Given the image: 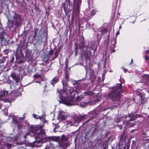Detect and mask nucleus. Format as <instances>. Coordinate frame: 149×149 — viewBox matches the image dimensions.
<instances>
[{"mask_svg":"<svg viewBox=\"0 0 149 149\" xmlns=\"http://www.w3.org/2000/svg\"><path fill=\"white\" fill-rule=\"evenodd\" d=\"M91 14L92 15H93L95 14V12L94 10H92L91 12Z\"/></svg>","mask_w":149,"mask_h":149,"instance_id":"nucleus-24","label":"nucleus"},{"mask_svg":"<svg viewBox=\"0 0 149 149\" xmlns=\"http://www.w3.org/2000/svg\"><path fill=\"white\" fill-rule=\"evenodd\" d=\"M123 91L121 84H117L116 86L112 88L111 91L109 92L107 95L113 101L118 100L120 97V93Z\"/></svg>","mask_w":149,"mask_h":149,"instance_id":"nucleus-3","label":"nucleus"},{"mask_svg":"<svg viewBox=\"0 0 149 149\" xmlns=\"http://www.w3.org/2000/svg\"><path fill=\"white\" fill-rule=\"evenodd\" d=\"M36 82L40 83V82H38V81H36Z\"/></svg>","mask_w":149,"mask_h":149,"instance_id":"nucleus-45","label":"nucleus"},{"mask_svg":"<svg viewBox=\"0 0 149 149\" xmlns=\"http://www.w3.org/2000/svg\"><path fill=\"white\" fill-rule=\"evenodd\" d=\"M69 75L68 73H66L64 79L62 81V83L63 86H66L67 82L69 81Z\"/></svg>","mask_w":149,"mask_h":149,"instance_id":"nucleus-7","label":"nucleus"},{"mask_svg":"<svg viewBox=\"0 0 149 149\" xmlns=\"http://www.w3.org/2000/svg\"><path fill=\"white\" fill-rule=\"evenodd\" d=\"M113 41L114 42V43L113 44V45L112 47L113 48H115V45L117 43L116 38H115L113 40Z\"/></svg>","mask_w":149,"mask_h":149,"instance_id":"nucleus-20","label":"nucleus"},{"mask_svg":"<svg viewBox=\"0 0 149 149\" xmlns=\"http://www.w3.org/2000/svg\"><path fill=\"white\" fill-rule=\"evenodd\" d=\"M79 48L80 49H81L82 50V52L83 51H84V49H86V46L83 43H81L80 44V45L79 46Z\"/></svg>","mask_w":149,"mask_h":149,"instance_id":"nucleus-16","label":"nucleus"},{"mask_svg":"<svg viewBox=\"0 0 149 149\" xmlns=\"http://www.w3.org/2000/svg\"><path fill=\"white\" fill-rule=\"evenodd\" d=\"M37 31L36 30L35 31V33H34V36H35L36 35V34H37Z\"/></svg>","mask_w":149,"mask_h":149,"instance_id":"nucleus-37","label":"nucleus"},{"mask_svg":"<svg viewBox=\"0 0 149 149\" xmlns=\"http://www.w3.org/2000/svg\"><path fill=\"white\" fill-rule=\"evenodd\" d=\"M119 80L121 81V79H120Z\"/></svg>","mask_w":149,"mask_h":149,"instance_id":"nucleus-47","label":"nucleus"},{"mask_svg":"<svg viewBox=\"0 0 149 149\" xmlns=\"http://www.w3.org/2000/svg\"><path fill=\"white\" fill-rule=\"evenodd\" d=\"M82 54L85 56L86 59L90 60L92 57V54L91 52L89 50H87V49L86 50H85L84 51L82 52Z\"/></svg>","mask_w":149,"mask_h":149,"instance_id":"nucleus-6","label":"nucleus"},{"mask_svg":"<svg viewBox=\"0 0 149 149\" xmlns=\"http://www.w3.org/2000/svg\"><path fill=\"white\" fill-rule=\"evenodd\" d=\"M77 10H78V11H79V8L78 7H77Z\"/></svg>","mask_w":149,"mask_h":149,"instance_id":"nucleus-43","label":"nucleus"},{"mask_svg":"<svg viewBox=\"0 0 149 149\" xmlns=\"http://www.w3.org/2000/svg\"><path fill=\"white\" fill-rule=\"evenodd\" d=\"M123 69L124 70V71L125 72H126L127 70V69L125 68H123Z\"/></svg>","mask_w":149,"mask_h":149,"instance_id":"nucleus-33","label":"nucleus"},{"mask_svg":"<svg viewBox=\"0 0 149 149\" xmlns=\"http://www.w3.org/2000/svg\"><path fill=\"white\" fill-rule=\"evenodd\" d=\"M30 134L29 133H26V134H25V135L24 136V138H25V139H26V136H28L29 135H30Z\"/></svg>","mask_w":149,"mask_h":149,"instance_id":"nucleus-30","label":"nucleus"},{"mask_svg":"<svg viewBox=\"0 0 149 149\" xmlns=\"http://www.w3.org/2000/svg\"><path fill=\"white\" fill-rule=\"evenodd\" d=\"M59 114L58 116V118L61 120L65 119L67 118L66 114L62 111H59Z\"/></svg>","mask_w":149,"mask_h":149,"instance_id":"nucleus-8","label":"nucleus"},{"mask_svg":"<svg viewBox=\"0 0 149 149\" xmlns=\"http://www.w3.org/2000/svg\"><path fill=\"white\" fill-rule=\"evenodd\" d=\"M134 131V130H132L131 131V132H133Z\"/></svg>","mask_w":149,"mask_h":149,"instance_id":"nucleus-44","label":"nucleus"},{"mask_svg":"<svg viewBox=\"0 0 149 149\" xmlns=\"http://www.w3.org/2000/svg\"><path fill=\"white\" fill-rule=\"evenodd\" d=\"M129 121H127L126 122V125H128V126L129 127H132L135 124L134 123H130Z\"/></svg>","mask_w":149,"mask_h":149,"instance_id":"nucleus-15","label":"nucleus"},{"mask_svg":"<svg viewBox=\"0 0 149 149\" xmlns=\"http://www.w3.org/2000/svg\"><path fill=\"white\" fill-rule=\"evenodd\" d=\"M115 52V50H113V51H112V52Z\"/></svg>","mask_w":149,"mask_h":149,"instance_id":"nucleus-46","label":"nucleus"},{"mask_svg":"<svg viewBox=\"0 0 149 149\" xmlns=\"http://www.w3.org/2000/svg\"><path fill=\"white\" fill-rule=\"evenodd\" d=\"M60 100H58L59 103L64 104L68 106L72 105H78L79 104V102L81 99L83 98L82 95L78 96L76 97L74 100L70 97L68 95L66 96H64L66 94V92L65 91H62L59 92Z\"/></svg>","mask_w":149,"mask_h":149,"instance_id":"nucleus-1","label":"nucleus"},{"mask_svg":"<svg viewBox=\"0 0 149 149\" xmlns=\"http://www.w3.org/2000/svg\"><path fill=\"white\" fill-rule=\"evenodd\" d=\"M146 52L148 53L149 54V50H146Z\"/></svg>","mask_w":149,"mask_h":149,"instance_id":"nucleus-40","label":"nucleus"},{"mask_svg":"<svg viewBox=\"0 0 149 149\" xmlns=\"http://www.w3.org/2000/svg\"><path fill=\"white\" fill-rule=\"evenodd\" d=\"M11 76L14 79H15L16 75L15 74H11Z\"/></svg>","mask_w":149,"mask_h":149,"instance_id":"nucleus-25","label":"nucleus"},{"mask_svg":"<svg viewBox=\"0 0 149 149\" xmlns=\"http://www.w3.org/2000/svg\"><path fill=\"white\" fill-rule=\"evenodd\" d=\"M120 129H122V128H120Z\"/></svg>","mask_w":149,"mask_h":149,"instance_id":"nucleus-53","label":"nucleus"},{"mask_svg":"<svg viewBox=\"0 0 149 149\" xmlns=\"http://www.w3.org/2000/svg\"><path fill=\"white\" fill-rule=\"evenodd\" d=\"M129 147V146H127V148H128Z\"/></svg>","mask_w":149,"mask_h":149,"instance_id":"nucleus-48","label":"nucleus"},{"mask_svg":"<svg viewBox=\"0 0 149 149\" xmlns=\"http://www.w3.org/2000/svg\"><path fill=\"white\" fill-rule=\"evenodd\" d=\"M43 127V126L42 125H31L28 127V130L32 133L35 139H42L45 137L44 130L42 129Z\"/></svg>","mask_w":149,"mask_h":149,"instance_id":"nucleus-2","label":"nucleus"},{"mask_svg":"<svg viewBox=\"0 0 149 149\" xmlns=\"http://www.w3.org/2000/svg\"><path fill=\"white\" fill-rule=\"evenodd\" d=\"M144 144L145 145L147 146H149V139H146L145 140V142H144Z\"/></svg>","mask_w":149,"mask_h":149,"instance_id":"nucleus-19","label":"nucleus"},{"mask_svg":"<svg viewBox=\"0 0 149 149\" xmlns=\"http://www.w3.org/2000/svg\"><path fill=\"white\" fill-rule=\"evenodd\" d=\"M6 146L8 147V148H9L12 146V144L10 143H7L6 144Z\"/></svg>","mask_w":149,"mask_h":149,"instance_id":"nucleus-23","label":"nucleus"},{"mask_svg":"<svg viewBox=\"0 0 149 149\" xmlns=\"http://www.w3.org/2000/svg\"><path fill=\"white\" fill-rule=\"evenodd\" d=\"M77 52H78L77 49L76 48V49H75V55H76L77 54Z\"/></svg>","mask_w":149,"mask_h":149,"instance_id":"nucleus-31","label":"nucleus"},{"mask_svg":"<svg viewBox=\"0 0 149 149\" xmlns=\"http://www.w3.org/2000/svg\"><path fill=\"white\" fill-rule=\"evenodd\" d=\"M23 119H24V118H22V117H21V118H20L19 119H22V120H23Z\"/></svg>","mask_w":149,"mask_h":149,"instance_id":"nucleus-41","label":"nucleus"},{"mask_svg":"<svg viewBox=\"0 0 149 149\" xmlns=\"http://www.w3.org/2000/svg\"><path fill=\"white\" fill-rule=\"evenodd\" d=\"M13 23H14L12 21H10V18H9L8 19L7 24L8 27L10 28L12 26Z\"/></svg>","mask_w":149,"mask_h":149,"instance_id":"nucleus-14","label":"nucleus"},{"mask_svg":"<svg viewBox=\"0 0 149 149\" xmlns=\"http://www.w3.org/2000/svg\"><path fill=\"white\" fill-rule=\"evenodd\" d=\"M145 58L146 60H148V58L147 56H145Z\"/></svg>","mask_w":149,"mask_h":149,"instance_id":"nucleus-34","label":"nucleus"},{"mask_svg":"<svg viewBox=\"0 0 149 149\" xmlns=\"http://www.w3.org/2000/svg\"><path fill=\"white\" fill-rule=\"evenodd\" d=\"M34 76L35 78H37L40 77V75L38 74H35L34 75Z\"/></svg>","mask_w":149,"mask_h":149,"instance_id":"nucleus-26","label":"nucleus"},{"mask_svg":"<svg viewBox=\"0 0 149 149\" xmlns=\"http://www.w3.org/2000/svg\"><path fill=\"white\" fill-rule=\"evenodd\" d=\"M31 145H32L33 147H38L40 145L39 143L37 141H34L33 142L32 144H31Z\"/></svg>","mask_w":149,"mask_h":149,"instance_id":"nucleus-18","label":"nucleus"},{"mask_svg":"<svg viewBox=\"0 0 149 149\" xmlns=\"http://www.w3.org/2000/svg\"><path fill=\"white\" fill-rule=\"evenodd\" d=\"M119 33H119V31H118L116 34V35L117 36V35H119Z\"/></svg>","mask_w":149,"mask_h":149,"instance_id":"nucleus-35","label":"nucleus"},{"mask_svg":"<svg viewBox=\"0 0 149 149\" xmlns=\"http://www.w3.org/2000/svg\"><path fill=\"white\" fill-rule=\"evenodd\" d=\"M56 125V124H54V125Z\"/></svg>","mask_w":149,"mask_h":149,"instance_id":"nucleus-54","label":"nucleus"},{"mask_svg":"<svg viewBox=\"0 0 149 149\" xmlns=\"http://www.w3.org/2000/svg\"><path fill=\"white\" fill-rule=\"evenodd\" d=\"M84 67H85V70H86V72H87V67H86V66H85Z\"/></svg>","mask_w":149,"mask_h":149,"instance_id":"nucleus-38","label":"nucleus"},{"mask_svg":"<svg viewBox=\"0 0 149 149\" xmlns=\"http://www.w3.org/2000/svg\"><path fill=\"white\" fill-rule=\"evenodd\" d=\"M58 79L56 77H55L53 78L51 81V84L53 85L54 86V84H56L58 81Z\"/></svg>","mask_w":149,"mask_h":149,"instance_id":"nucleus-13","label":"nucleus"},{"mask_svg":"<svg viewBox=\"0 0 149 149\" xmlns=\"http://www.w3.org/2000/svg\"><path fill=\"white\" fill-rule=\"evenodd\" d=\"M107 31V29H104L102 30V31H105L106 32Z\"/></svg>","mask_w":149,"mask_h":149,"instance_id":"nucleus-36","label":"nucleus"},{"mask_svg":"<svg viewBox=\"0 0 149 149\" xmlns=\"http://www.w3.org/2000/svg\"><path fill=\"white\" fill-rule=\"evenodd\" d=\"M61 146L63 148H66L68 146V143L66 140L62 139L60 143Z\"/></svg>","mask_w":149,"mask_h":149,"instance_id":"nucleus-10","label":"nucleus"},{"mask_svg":"<svg viewBox=\"0 0 149 149\" xmlns=\"http://www.w3.org/2000/svg\"><path fill=\"white\" fill-rule=\"evenodd\" d=\"M57 51H56L55 53H54V56L53 57V58H52V60H53L55 58H56L58 56V54L57 53Z\"/></svg>","mask_w":149,"mask_h":149,"instance_id":"nucleus-22","label":"nucleus"},{"mask_svg":"<svg viewBox=\"0 0 149 149\" xmlns=\"http://www.w3.org/2000/svg\"><path fill=\"white\" fill-rule=\"evenodd\" d=\"M67 125H68V126H71V125H72V124L71 123V122L70 121H69L68 123H67Z\"/></svg>","mask_w":149,"mask_h":149,"instance_id":"nucleus-28","label":"nucleus"},{"mask_svg":"<svg viewBox=\"0 0 149 149\" xmlns=\"http://www.w3.org/2000/svg\"><path fill=\"white\" fill-rule=\"evenodd\" d=\"M8 91L5 90H3L1 92V94L0 95V100H2L3 98L7 96L8 95Z\"/></svg>","mask_w":149,"mask_h":149,"instance_id":"nucleus-11","label":"nucleus"},{"mask_svg":"<svg viewBox=\"0 0 149 149\" xmlns=\"http://www.w3.org/2000/svg\"><path fill=\"white\" fill-rule=\"evenodd\" d=\"M12 21L16 27L20 26L22 24L23 19L20 15L13 11L10 13L9 17Z\"/></svg>","mask_w":149,"mask_h":149,"instance_id":"nucleus-4","label":"nucleus"},{"mask_svg":"<svg viewBox=\"0 0 149 149\" xmlns=\"http://www.w3.org/2000/svg\"><path fill=\"white\" fill-rule=\"evenodd\" d=\"M77 1H78V2H81V1L80 0H77Z\"/></svg>","mask_w":149,"mask_h":149,"instance_id":"nucleus-42","label":"nucleus"},{"mask_svg":"<svg viewBox=\"0 0 149 149\" xmlns=\"http://www.w3.org/2000/svg\"><path fill=\"white\" fill-rule=\"evenodd\" d=\"M46 121L45 120V121H43V123H44Z\"/></svg>","mask_w":149,"mask_h":149,"instance_id":"nucleus-50","label":"nucleus"},{"mask_svg":"<svg viewBox=\"0 0 149 149\" xmlns=\"http://www.w3.org/2000/svg\"><path fill=\"white\" fill-rule=\"evenodd\" d=\"M63 6L65 14H68L72 9L69 1H65L63 4Z\"/></svg>","mask_w":149,"mask_h":149,"instance_id":"nucleus-5","label":"nucleus"},{"mask_svg":"<svg viewBox=\"0 0 149 149\" xmlns=\"http://www.w3.org/2000/svg\"><path fill=\"white\" fill-rule=\"evenodd\" d=\"M85 95L91 96L93 95V93L92 91H87L84 93Z\"/></svg>","mask_w":149,"mask_h":149,"instance_id":"nucleus-17","label":"nucleus"},{"mask_svg":"<svg viewBox=\"0 0 149 149\" xmlns=\"http://www.w3.org/2000/svg\"><path fill=\"white\" fill-rule=\"evenodd\" d=\"M136 118H138V117H142V116L141 114H137L136 115Z\"/></svg>","mask_w":149,"mask_h":149,"instance_id":"nucleus-29","label":"nucleus"},{"mask_svg":"<svg viewBox=\"0 0 149 149\" xmlns=\"http://www.w3.org/2000/svg\"><path fill=\"white\" fill-rule=\"evenodd\" d=\"M133 61V59H132V60H131V63H130V64H132V63Z\"/></svg>","mask_w":149,"mask_h":149,"instance_id":"nucleus-39","label":"nucleus"},{"mask_svg":"<svg viewBox=\"0 0 149 149\" xmlns=\"http://www.w3.org/2000/svg\"><path fill=\"white\" fill-rule=\"evenodd\" d=\"M120 129H122V128H120Z\"/></svg>","mask_w":149,"mask_h":149,"instance_id":"nucleus-52","label":"nucleus"},{"mask_svg":"<svg viewBox=\"0 0 149 149\" xmlns=\"http://www.w3.org/2000/svg\"><path fill=\"white\" fill-rule=\"evenodd\" d=\"M53 124H54V123H53Z\"/></svg>","mask_w":149,"mask_h":149,"instance_id":"nucleus-51","label":"nucleus"},{"mask_svg":"<svg viewBox=\"0 0 149 149\" xmlns=\"http://www.w3.org/2000/svg\"><path fill=\"white\" fill-rule=\"evenodd\" d=\"M37 118L42 120V116H39V117H37Z\"/></svg>","mask_w":149,"mask_h":149,"instance_id":"nucleus-32","label":"nucleus"},{"mask_svg":"<svg viewBox=\"0 0 149 149\" xmlns=\"http://www.w3.org/2000/svg\"><path fill=\"white\" fill-rule=\"evenodd\" d=\"M45 149H53V148L52 147L51 148V147L50 146H47L46 147Z\"/></svg>","mask_w":149,"mask_h":149,"instance_id":"nucleus-27","label":"nucleus"},{"mask_svg":"<svg viewBox=\"0 0 149 149\" xmlns=\"http://www.w3.org/2000/svg\"><path fill=\"white\" fill-rule=\"evenodd\" d=\"M85 115L75 117L74 118L75 123H79L81 121L85 119Z\"/></svg>","mask_w":149,"mask_h":149,"instance_id":"nucleus-9","label":"nucleus"},{"mask_svg":"<svg viewBox=\"0 0 149 149\" xmlns=\"http://www.w3.org/2000/svg\"><path fill=\"white\" fill-rule=\"evenodd\" d=\"M121 26H120V28H121Z\"/></svg>","mask_w":149,"mask_h":149,"instance_id":"nucleus-49","label":"nucleus"},{"mask_svg":"<svg viewBox=\"0 0 149 149\" xmlns=\"http://www.w3.org/2000/svg\"><path fill=\"white\" fill-rule=\"evenodd\" d=\"M129 116L130 118L129 120V121H131L135 120L136 118V116L132 114L129 113L128 115Z\"/></svg>","mask_w":149,"mask_h":149,"instance_id":"nucleus-12","label":"nucleus"},{"mask_svg":"<svg viewBox=\"0 0 149 149\" xmlns=\"http://www.w3.org/2000/svg\"><path fill=\"white\" fill-rule=\"evenodd\" d=\"M54 52V51L52 49H51L49 53V56L52 55L53 54Z\"/></svg>","mask_w":149,"mask_h":149,"instance_id":"nucleus-21","label":"nucleus"}]
</instances>
